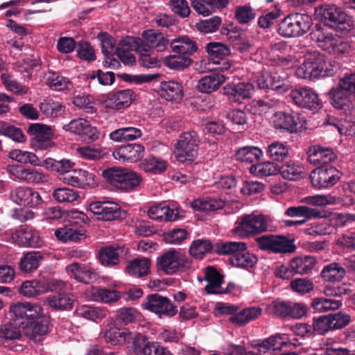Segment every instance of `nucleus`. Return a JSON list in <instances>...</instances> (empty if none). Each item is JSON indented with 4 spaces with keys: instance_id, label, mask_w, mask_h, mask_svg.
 Segmentation results:
<instances>
[{
    "instance_id": "1",
    "label": "nucleus",
    "mask_w": 355,
    "mask_h": 355,
    "mask_svg": "<svg viewBox=\"0 0 355 355\" xmlns=\"http://www.w3.org/2000/svg\"><path fill=\"white\" fill-rule=\"evenodd\" d=\"M339 69V64L336 61L327 62L325 56L318 52L309 55L304 62L296 70L298 78L313 80L318 78L331 76Z\"/></svg>"
},
{
    "instance_id": "2",
    "label": "nucleus",
    "mask_w": 355,
    "mask_h": 355,
    "mask_svg": "<svg viewBox=\"0 0 355 355\" xmlns=\"http://www.w3.org/2000/svg\"><path fill=\"white\" fill-rule=\"evenodd\" d=\"M316 18L325 26L341 33L349 32L354 26L353 18L335 4H324L315 8Z\"/></svg>"
},
{
    "instance_id": "3",
    "label": "nucleus",
    "mask_w": 355,
    "mask_h": 355,
    "mask_svg": "<svg viewBox=\"0 0 355 355\" xmlns=\"http://www.w3.org/2000/svg\"><path fill=\"white\" fill-rule=\"evenodd\" d=\"M312 25L310 15L299 12L291 13L279 22L277 33L285 38L297 37L306 33Z\"/></svg>"
},
{
    "instance_id": "4",
    "label": "nucleus",
    "mask_w": 355,
    "mask_h": 355,
    "mask_svg": "<svg viewBox=\"0 0 355 355\" xmlns=\"http://www.w3.org/2000/svg\"><path fill=\"white\" fill-rule=\"evenodd\" d=\"M72 220L69 223L60 227L55 231V236L60 241L63 243L78 242L86 238L84 225H88L89 217L83 212L78 210L71 211Z\"/></svg>"
},
{
    "instance_id": "5",
    "label": "nucleus",
    "mask_w": 355,
    "mask_h": 355,
    "mask_svg": "<svg viewBox=\"0 0 355 355\" xmlns=\"http://www.w3.org/2000/svg\"><path fill=\"white\" fill-rule=\"evenodd\" d=\"M217 250L223 255H232L230 261L238 268H252L257 262V257L247 251V244L244 242L225 241Z\"/></svg>"
},
{
    "instance_id": "6",
    "label": "nucleus",
    "mask_w": 355,
    "mask_h": 355,
    "mask_svg": "<svg viewBox=\"0 0 355 355\" xmlns=\"http://www.w3.org/2000/svg\"><path fill=\"white\" fill-rule=\"evenodd\" d=\"M268 230V223L262 214H245L239 218L234 228V233L242 238H248Z\"/></svg>"
},
{
    "instance_id": "7",
    "label": "nucleus",
    "mask_w": 355,
    "mask_h": 355,
    "mask_svg": "<svg viewBox=\"0 0 355 355\" xmlns=\"http://www.w3.org/2000/svg\"><path fill=\"white\" fill-rule=\"evenodd\" d=\"M255 241L261 250L272 253H293L296 250L293 239L279 234H264L255 239Z\"/></svg>"
},
{
    "instance_id": "8",
    "label": "nucleus",
    "mask_w": 355,
    "mask_h": 355,
    "mask_svg": "<svg viewBox=\"0 0 355 355\" xmlns=\"http://www.w3.org/2000/svg\"><path fill=\"white\" fill-rule=\"evenodd\" d=\"M191 261L175 250H171L157 259L159 270L167 275H173L178 271H184L191 268Z\"/></svg>"
},
{
    "instance_id": "9",
    "label": "nucleus",
    "mask_w": 355,
    "mask_h": 355,
    "mask_svg": "<svg viewBox=\"0 0 355 355\" xmlns=\"http://www.w3.org/2000/svg\"><path fill=\"white\" fill-rule=\"evenodd\" d=\"M341 173L331 165H324L313 170L309 175L311 185L316 189H329L340 179Z\"/></svg>"
},
{
    "instance_id": "10",
    "label": "nucleus",
    "mask_w": 355,
    "mask_h": 355,
    "mask_svg": "<svg viewBox=\"0 0 355 355\" xmlns=\"http://www.w3.org/2000/svg\"><path fill=\"white\" fill-rule=\"evenodd\" d=\"M141 307L159 315L173 317L178 313V308L167 297L158 293L148 295L141 303Z\"/></svg>"
},
{
    "instance_id": "11",
    "label": "nucleus",
    "mask_w": 355,
    "mask_h": 355,
    "mask_svg": "<svg viewBox=\"0 0 355 355\" xmlns=\"http://www.w3.org/2000/svg\"><path fill=\"white\" fill-rule=\"evenodd\" d=\"M88 209L101 220H115L125 218V212L121 206L110 201H95L89 204Z\"/></svg>"
},
{
    "instance_id": "12",
    "label": "nucleus",
    "mask_w": 355,
    "mask_h": 355,
    "mask_svg": "<svg viewBox=\"0 0 355 355\" xmlns=\"http://www.w3.org/2000/svg\"><path fill=\"white\" fill-rule=\"evenodd\" d=\"M316 263V259L312 256H301L292 259L288 266H282L278 276L282 279H289L294 274L305 275L311 271Z\"/></svg>"
},
{
    "instance_id": "13",
    "label": "nucleus",
    "mask_w": 355,
    "mask_h": 355,
    "mask_svg": "<svg viewBox=\"0 0 355 355\" xmlns=\"http://www.w3.org/2000/svg\"><path fill=\"white\" fill-rule=\"evenodd\" d=\"M256 85L258 89L265 91L272 90L284 94L289 89L288 81L277 73L263 71L256 77Z\"/></svg>"
},
{
    "instance_id": "14",
    "label": "nucleus",
    "mask_w": 355,
    "mask_h": 355,
    "mask_svg": "<svg viewBox=\"0 0 355 355\" xmlns=\"http://www.w3.org/2000/svg\"><path fill=\"white\" fill-rule=\"evenodd\" d=\"M290 96L293 103L300 107L316 110L322 106V100L319 98L318 93L310 87L292 89Z\"/></svg>"
},
{
    "instance_id": "15",
    "label": "nucleus",
    "mask_w": 355,
    "mask_h": 355,
    "mask_svg": "<svg viewBox=\"0 0 355 355\" xmlns=\"http://www.w3.org/2000/svg\"><path fill=\"white\" fill-rule=\"evenodd\" d=\"M43 309L42 306L37 304L31 302H21L11 305L10 311L15 318L20 321L22 326H25V323L37 320V318L44 316Z\"/></svg>"
},
{
    "instance_id": "16",
    "label": "nucleus",
    "mask_w": 355,
    "mask_h": 355,
    "mask_svg": "<svg viewBox=\"0 0 355 355\" xmlns=\"http://www.w3.org/2000/svg\"><path fill=\"white\" fill-rule=\"evenodd\" d=\"M272 124L276 130L297 132L302 127L300 114L293 111L276 112L272 116Z\"/></svg>"
},
{
    "instance_id": "17",
    "label": "nucleus",
    "mask_w": 355,
    "mask_h": 355,
    "mask_svg": "<svg viewBox=\"0 0 355 355\" xmlns=\"http://www.w3.org/2000/svg\"><path fill=\"white\" fill-rule=\"evenodd\" d=\"M7 172L19 182L28 184H39L46 180V176L42 172L23 165H8Z\"/></svg>"
},
{
    "instance_id": "18",
    "label": "nucleus",
    "mask_w": 355,
    "mask_h": 355,
    "mask_svg": "<svg viewBox=\"0 0 355 355\" xmlns=\"http://www.w3.org/2000/svg\"><path fill=\"white\" fill-rule=\"evenodd\" d=\"M199 137L194 130L182 133L177 143V148L181 156L187 160H193L198 155Z\"/></svg>"
},
{
    "instance_id": "19",
    "label": "nucleus",
    "mask_w": 355,
    "mask_h": 355,
    "mask_svg": "<svg viewBox=\"0 0 355 355\" xmlns=\"http://www.w3.org/2000/svg\"><path fill=\"white\" fill-rule=\"evenodd\" d=\"M10 199L16 204L21 206L36 207L43 200L39 193L34 189L28 187H18L11 190Z\"/></svg>"
},
{
    "instance_id": "20",
    "label": "nucleus",
    "mask_w": 355,
    "mask_h": 355,
    "mask_svg": "<svg viewBox=\"0 0 355 355\" xmlns=\"http://www.w3.org/2000/svg\"><path fill=\"white\" fill-rule=\"evenodd\" d=\"M67 273L78 282L91 284L96 282L99 275L90 264L73 263L66 268Z\"/></svg>"
},
{
    "instance_id": "21",
    "label": "nucleus",
    "mask_w": 355,
    "mask_h": 355,
    "mask_svg": "<svg viewBox=\"0 0 355 355\" xmlns=\"http://www.w3.org/2000/svg\"><path fill=\"white\" fill-rule=\"evenodd\" d=\"M12 238L17 239L18 244L23 247L38 248L42 243L38 231L26 225L19 226L12 233Z\"/></svg>"
},
{
    "instance_id": "22",
    "label": "nucleus",
    "mask_w": 355,
    "mask_h": 355,
    "mask_svg": "<svg viewBox=\"0 0 355 355\" xmlns=\"http://www.w3.org/2000/svg\"><path fill=\"white\" fill-rule=\"evenodd\" d=\"M134 350L136 353L144 355H173L166 347L157 342H150L142 335H137L133 340Z\"/></svg>"
},
{
    "instance_id": "23",
    "label": "nucleus",
    "mask_w": 355,
    "mask_h": 355,
    "mask_svg": "<svg viewBox=\"0 0 355 355\" xmlns=\"http://www.w3.org/2000/svg\"><path fill=\"white\" fill-rule=\"evenodd\" d=\"M144 147L141 144H129L123 145L115 149L112 155L114 159L128 162H136L144 155Z\"/></svg>"
},
{
    "instance_id": "24",
    "label": "nucleus",
    "mask_w": 355,
    "mask_h": 355,
    "mask_svg": "<svg viewBox=\"0 0 355 355\" xmlns=\"http://www.w3.org/2000/svg\"><path fill=\"white\" fill-rule=\"evenodd\" d=\"M76 299L73 294L65 292L49 295L46 299V304L53 310L58 311H71L74 306Z\"/></svg>"
},
{
    "instance_id": "25",
    "label": "nucleus",
    "mask_w": 355,
    "mask_h": 355,
    "mask_svg": "<svg viewBox=\"0 0 355 355\" xmlns=\"http://www.w3.org/2000/svg\"><path fill=\"white\" fill-rule=\"evenodd\" d=\"M224 275L212 266H208L204 269V280L207 282L205 291L208 295H217L224 284Z\"/></svg>"
},
{
    "instance_id": "26",
    "label": "nucleus",
    "mask_w": 355,
    "mask_h": 355,
    "mask_svg": "<svg viewBox=\"0 0 355 355\" xmlns=\"http://www.w3.org/2000/svg\"><path fill=\"white\" fill-rule=\"evenodd\" d=\"M225 242H217L214 244L209 239H197L192 242L189 248L190 254L196 258L202 259L207 253L211 252L223 255L222 252L218 251L217 248Z\"/></svg>"
},
{
    "instance_id": "27",
    "label": "nucleus",
    "mask_w": 355,
    "mask_h": 355,
    "mask_svg": "<svg viewBox=\"0 0 355 355\" xmlns=\"http://www.w3.org/2000/svg\"><path fill=\"white\" fill-rule=\"evenodd\" d=\"M254 86L250 83H239L225 88V94L233 102L241 103L244 99L250 98Z\"/></svg>"
},
{
    "instance_id": "28",
    "label": "nucleus",
    "mask_w": 355,
    "mask_h": 355,
    "mask_svg": "<svg viewBox=\"0 0 355 355\" xmlns=\"http://www.w3.org/2000/svg\"><path fill=\"white\" fill-rule=\"evenodd\" d=\"M308 160L314 165H331L330 163L336 158V155L329 148L315 146L309 150Z\"/></svg>"
},
{
    "instance_id": "29",
    "label": "nucleus",
    "mask_w": 355,
    "mask_h": 355,
    "mask_svg": "<svg viewBox=\"0 0 355 355\" xmlns=\"http://www.w3.org/2000/svg\"><path fill=\"white\" fill-rule=\"evenodd\" d=\"M134 92L131 89L118 90L110 94L105 101L106 106L114 110L129 107L133 100Z\"/></svg>"
},
{
    "instance_id": "30",
    "label": "nucleus",
    "mask_w": 355,
    "mask_h": 355,
    "mask_svg": "<svg viewBox=\"0 0 355 355\" xmlns=\"http://www.w3.org/2000/svg\"><path fill=\"white\" fill-rule=\"evenodd\" d=\"M170 46L173 53L191 55L198 51L196 41L188 35H179L170 42Z\"/></svg>"
},
{
    "instance_id": "31",
    "label": "nucleus",
    "mask_w": 355,
    "mask_h": 355,
    "mask_svg": "<svg viewBox=\"0 0 355 355\" xmlns=\"http://www.w3.org/2000/svg\"><path fill=\"white\" fill-rule=\"evenodd\" d=\"M225 80L226 77L223 74L211 73L198 80L197 88L202 93L210 94L218 89Z\"/></svg>"
},
{
    "instance_id": "32",
    "label": "nucleus",
    "mask_w": 355,
    "mask_h": 355,
    "mask_svg": "<svg viewBox=\"0 0 355 355\" xmlns=\"http://www.w3.org/2000/svg\"><path fill=\"white\" fill-rule=\"evenodd\" d=\"M148 216L154 220L173 221L178 218V211L176 209L169 207L166 202L151 206L148 211Z\"/></svg>"
},
{
    "instance_id": "33",
    "label": "nucleus",
    "mask_w": 355,
    "mask_h": 355,
    "mask_svg": "<svg viewBox=\"0 0 355 355\" xmlns=\"http://www.w3.org/2000/svg\"><path fill=\"white\" fill-rule=\"evenodd\" d=\"M159 94L166 101L178 103L184 96L183 87L180 83L174 80L162 82Z\"/></svg>"
},
{
    "instance_id": "34",
    "label": "nucleus",
    "mask_w": 355,
    "mask_h": 355,
    "mask_svg": "<svg viewBox=\"0 0 355 355\" xmlns=\"http://www.w3.org/2000/svg\"><path fill=\"white\" fill-rule=\"evenodd\" d=\"M49 318L46 315L42 316L37 320L27 322L21 329L24 333L30 338H35L37 336H44L48 333Z\"/></svg>"
},
{
    "instance_id": "35",
    "label": "nucleus",
    "mask_w": 355,
    "mask_h": 355,
    "mask_svg": "<svg viewBox=\"0 0 355 355\" xmlns=\"http://www.w3.org/2000/svg\"><path fill=\"white\" fill-rule=\"evenodd\" d=\"M284 214L288 217H303L306 219L321 218L326 216L324 211L305 205L289 207L285 211Z\"/></svg>"
},
{
    "instance_id": "36",
    "label": "nucleus",
    "mask_w": 355,
    "mask_h": 355,
    "mask_svg": "<svg viewBox=\"0 0 355 355\" xmlns=\"http://www.w3.org/2000/svg\"><path fill=\"white\" fill-rule=\"evenodd\" d=\"M348 94L338 87L332 88L329 92L330 103L336 109L347 113L350 111L352 103Z\"/></svg>"
},
{
    "instance_id": "37",
    "label": "nucleus",
    "mask_w": 355,
    "mask_h": 355,
    "mask_svg": "<svg viewBox=\"0 0 355 355\" xmlns=\"http://www.w3.org/2000/svg\"><path fill=\"white\" fill-rule=\"evenodd\" d=\"M263 156L262 150L254 146H245L236 149L234 153L236 160L253 164Z\"/></svg>"
},
{
    "instance_id": "38",
    "label": "nucleus",
    "mask_w": 355,
    "mask_h": 355,
    "mask_svg": "<svg viewBox=\"0 0 355 355\" xmlns=\"http://www.w3.org/2000/svg\"><path fill=\"white\" fill-rule=\"evenodd\" d=\"M150 260L148 258H135L126 266L128 275L134 277H143L150 273Z\"/></svg>"
},
{
    "instance_id": "39",
    "label": "nucleus",
    "mask_w": 355,
    "mask_h": 355,
    "mask_svg": "<svg viewBox=\"0 0 355 355\" xmlns=\"http://www.w3.org/2000/svg\"><path fill=\"white\" fill-rule=\"evenodd\" d=\"M345 270L337 262H332L324 266L320 277L329 283H339L345 275Z\"/></svg>"
},
{
    "instance_id": "40",
    "label": "nucleus",
    "mask_w": 355,
    "mask_h": 355,
    "mask_svg": "<svg viewBox=\"0 0 355 355\" xmlns=\"http://www.w3.org/2000/svg\"><path fill=\"white\" fill-rule=\"evenodd\" d=\"M91 295L94 301L103 303H112L121 299V292L99 286H92Z\"/></svg>"
},
{
    "instance_id": "41",
    "label": "nucleus",
    "mask_w": 355,
    "mask_h": 355,
    "mask_svg": "<svg viewBox=\"0 0 355 355\" xmlns=\"http://www.w3.org/2000/svg\"><path fill=\"white\" fill-rule=\"evenodd\" d=\"M42 166L47 170L58 173V178L65 174L69 169L75 166V163L68 159H62L57 160L53 158H46L43 160Z\"/></svg>"
},
{
    "instance_id": "42",
    "label": "nucleus",
    "mask_w": 355,
    "mask_h": 355,
    "mask_svg": "<svg viewBox=\"0 0 355 355\" xmlns=\"http://www.w3.org/2000/svg\"><path fill=\"white\" fill-rule=\"evenodd\" d=\"M225 205V201L221 199L206 197L194 200L191 207L196 211L208 212L223 209Z\"/></svg>"
},
{
    "instance_id": "43",
    "label": "nucleus",
    "mask_w": 355,
    "mask_h": 355,
    "mask_svg": "<svg viewBox=\"0 0 355 355\" xmlns=\"http://www.w3.org/2000/svg\"><path fill=\"white\" fill-rule=\"evenodd\" d=\"M42 259L43 256L39 251L26 252L20 259L19 269L23 272H31L38 268Z\"/></svg>"
},
{
    "instance_id": "44",
    "label": "nucleus",
    "mask_w": 355,
    "mask_h": 355,
    "mask_svg": "<svg viewBox=\"0 0 355 355\" xmlns=\"http://www.w3.org/2000/svg\"><path fill=\"white\" fill-rule=\"evenodd\" d=\"M261 313V309L259 307H249L236 313L230 318L232 323L239 326L244 325L249 322L256 319Z\"/></svg>"
},
{
    "instance_id": "45",
    "label": "nucleus",
    "mask_w": 355,
    "mask_h": 355,
    "mask_svg": "<svg viewBox=\"0 0 355 355\" xmlns=\"http://www.w3.org/2000/svg\"><path fill=\"white\" fill-rule=\"evenodd\" d=\"M343 305L340 300H332L327 297H314L311 300V307L315 312H326L336 310Z\"/></svg>"
},
{
    "instance_id": "46",
    "label": "nucleus",
    "mask_w": 355,
    "mask_h": 355,
    "mask_svg": "<svg viewBox=\"0 0 355 355\" xmlns=\"http://www.w3.org/2000/svg\"><path fill=\"white\" fill-rule=\"evenodd\" d=\"M21 324L15 318L12 321L0 327V338L5 340H17L21 337Z\"/></svg>"
},
{
    "instance_id": "47",
    "label": "nucleus",
    "mask_w": 355,
    "mask_h": 355,
    "mask_svg": "<svg viewBox=\"0 0 355 355\" xmlns=\"http://www.w3.org/2000/svg\"><path fill=\"white\" fill-rule=\"evenodd\" d=\"M129 337L130 333L121 330L116 327H111L104 332V338L106 343L113 346L123 345Z\"/></svg>"
},
{
    "instance_id": "48",
    "label": "nucleus",
    "mask_w": 355,
    "mask_h": 355,
    "mask_svg": "<svg viewBox=\"0 0 355 355\" xmlns=\"http://www.w3.org/2000/svg\"><path fill=\"white\" fill-rule=\"evenodd\" d=\"M118 248L112 245L101 248L98 251V259L103 266H115L119 261Z\"/></svg>"
},
{
    "instance_id": "49",
    "label": "nucleus",
    "mask_w": 355,
    "mask_h": 355,
    "mask_svg": "<svg viewBox=\"0 0 355 355\" xmlns=\"http://www.w3.org/2000/svg\"><path fill=\"white\" fill-rule=\"evenodd\" d=\"M0 135L8 137L17 143H23L26 137L20 128L10 125L6 122H0Z\"/></svg>"
},
{
    "instance_id": "50",
    "label": "nucleus",
    "mask_w": 355,
    "mask_h": 355,
    "mask_svg": "<svg viewBox=\"0 0 355 355\" xmlns=\"http://www.w3.org/2000/svg\"><path fill=\"white\" fill-rule=\"evenodd\" d=\"M279 171V166L272 162H264L251 165L250 172L260 177H267L276 175Z\"/></svg>"
},
{
    "instance_id": "51",
    "label": "nucleus",
    "mask_w": 355,
    "mask_h": 355,
    "mask_svg": "<svg viewBox=\"0 0 355 355\" xmlns=\"http://www.w3.org/2000/svg\"><path fill=\"white\" fill-rule=\"evenodd\" d=\"M119 189L126 191L135 189L141 182V177L136 172L125 168Z\"/></svg>"
},
{
    "instance_id": "52",
    "label": "nucleus",
    "mask_w": 355,
    "mask_h": 355,
    "mask_svg": "<svg viewBox=\"0 0 355 355\" xmlns=\"http://www.w3.org/2000/svg\"><path fill=\"white\" fill-rule=\"evenodd\" d=\"M142 168L146 172L153 174H161L167 169V162L160 158L150 157L145 159L142 163Z\"/></svg>"
},
{
    "instance_id": "53",
    "label": "nucleus",
    "mask_w": 355,
    "mask_h": 355,
    "mask_svg": "<svg viewBox=\"0 0 355 355\" xmlns=\"http://www.w3.org/2000/svg\"><path fill=\"white\" fill-rule=\"evenodd\" d=\"M266 154L273 160L282 162L288 157V148L282 142L274 141L268 145Z\"/></svg>"
},
{
    "instance_id": "54",
    "label": "nucleus",
    "mask_w": 355,
    "mask_h": 355,
    "mask_svg": "<svg viewBox=\"0 0 355 355\" xmlns=\"http://www.w3.org/2000/svg\"><path fill=\"white\" fill-rule=\"evenodd\" d=\"M124 168L108 167L102 171V177L105 182L119 189V184L123 175Z\"/></svg>"
},
{
    "instance_id": "55",
    "label": "nucleus",
    "mask_w": 355,
    "mask_h": 355,
    "mask_svg": "<svg viewBox=\"0 0 355 355\" xmlns=\"http://www.w3.org/2000/svg\"><path fill=\"white\" fill-rule=\"evenodd\" d=\"M40 111L46 116L57 117L65 111V107L52 99H46L40 105Z\"/></svg>"
},
{
    "instance_id": "56",
    "label": "nucleus",
    "mask_w": 355,
    "mask_h": 355,
    "mask_svg": "<svg viewBox=\"0 0 355 355\" xmlns=\"http://www.w3.org/2000/svg\"><path fill=\"white\" fill-rule=\"evenodd\" d=\"M44 291L42 284L35 279L26 281L22 283L19 288V293L22 295L28 297L40 295Z\"/></svg>"
},
{
    "instance_id": "57",
    "label": "nucleus",
    "mask_w": 355,
    "mask_h": 355,
    "mask_svg": "<svg viewBox=\"0 0 355 355\" xmlns=\"http://www.w3.org/2000/svg\"><path fill=\"white\" fill-rule=\"evenodd\" d=\"M8 157L13 160L23 164H31L33 166L42 164L39 163V159L35 154L19 149H15L9 152Z\"/></svg>"
},
{
    "instance_id": "58",
    "label": "nucleus",
    "mask_w": 355,
    "mask_h": 355,
    "mask_svg": "<svg viewBox=\"0 0 355 355\" xmlns=\"http://www.w3.org/2000/svg\"><path fill=\"white\" fill-rule=\"evenodd\" d=\"M302 202L314 206H324L327 205L340 204L341 199L340 197L331 195H315L304 198Z\"/></svg>"
},
{
    "instance_id": "59",
    "label": "nucleus",
    "mask_w": 355,
    "mask_h": 355,
    "mask_svg": "<svg viewBox=\"0 0 355 355\" xmlns=\"http://www.w3.org/2000/svg\"><path fill=\"white\" fill-rule=\"evenodd\" d=\"M284 179L295 180L299 179L302 173V166L294 162H288L286 164L279 166V171Z\"/></svg>"
},
{
    "instance_id": "60",
    "label": "nucleus",
    "mask_w": 355,
    "mask_h": 355,
    "mask_svg": "<svg viewBox=\"0 0 355 355\" xmlns=\"http://www.w3.org/2000/svg\"><path fill=\"white\" fill-rule=\"evenodd\" d=\"M192 60L184 55H169L164 59V64L170 69L175 70H182L189 67L191 63Z\"/></svg>"
},
{
    "instance_id": "61",
    "label": "nucleus",
    "mask_w": 355,
    "mask_h": 355,
    "mask_svg": "<svg viewBox=\"0 0 355 355\" xmlns=\"http://www.w3.org/2000/svg\"><path fill=\"white\" fill-rule=\"evenodd\" d=\"M98 40L101 42V51L106 58L114 55V49L116 45L114 38L107 32H101L98 34Z\"/></svg>"
},
{
    "instance_id": "62",
    "label": "nucleus",
    "mask_w": 355,
    "mask_h": 355,
    "mask_svg": "<svg viewBox=\"0 0 355 355\" xmlns=\"http://www.w3.org/2000/svg\"><path fill=\"white\" fill-rule=\"evenodd\" d=\"M234 17L241 24H247L256 17L254 10L250 6H239L235 8Z\"/></svg>"
},
{
    "instance_id": "63",
    "label": "nucleus",
    "mask_w": 355,
    "mask_h": 355,
    "mask_svg": "<svg viewBox=\"0 0 355 355\" xmlns=\"http://www.w3.org/2000/svg\"><path fill=\"white\" fill-rule=\"evenodd\" d=\"M78 152L80 157L89 160L103 159L106 153L100 147L96 146H85L79 147Z\"/></svg>"
},
{
    "instance_id": "64",
    "label": "nucleus",
    "mask_w": 355,
    "mask_h": 355,
    "mask_svg": "<svg viewBox=\"0 0 355 355\" xmlns=\"http://www.w3.org/2000/svg\"><path fill=\"white\" fill-rule=\"evenodd\" d=\"M329 315L314 317L312 320V326L315 334L324 335L333 330Z\"/></svg>"
}]
</instances>
